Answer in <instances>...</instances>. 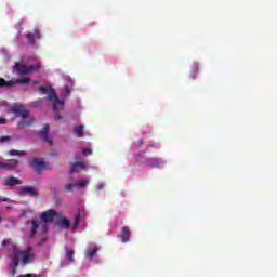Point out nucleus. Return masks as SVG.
Returning <instances> with one entry per match:
<instances>
[{
    "label": "nucleus",
    "mask_w": 277,
    "mask_h": 277,
    "mask_svg": "<svg viewBox=\"0 0 277 277\" xmlns=\"http://www.w3.org/2000/svg\"><path fill=\"white\" fill-rule=\"evenodd\" d=\"M22 259V265H31V263L36 262V252H34V246H28L24 250H16L13 252L11 256V274L14 276L16 274V269L18 267V263H21Z\"/></svg>",
    "instance_id": "obj_1"
},
{
    "label": "nucleus",
    "mask_w": 277,
    "mask_h": 277,
    "mask_svg": "<svg viewBox=\"0 0 277 277\" xmlns=\"http://www.w3.org/2000/svg\"><path fill=\"white\" fill-rule=\"evenodd\" d=\"M11 111L15 114L16 118H21L17 122L19 129H29V126L35 121L34 117L29 115V110L23 105L12 107Z\"/></svg>",
    "instance_id": "obj_2"
},
{
    "label": "nucleus",
    "mask_w": 277,
    "mask_h": 277,
    "mask_svg": "<svg viewBox=\"0 0 277 277\" xmlns=\"http://www.w3.org/2000/svg\"><path fill=\"white\" fill-rule=\"evenodd\" d=\"M50 103H53L52 109L54 111V120H62V115L60 111L64 109V101L58 100L57 94L52 93L47 96Z\"/></svg>",
    "instance_id": "obj_3"
},
{
    "label": "nucleus",
    "mask_w": 277,
    "mask_h": 277,
    "mask_svg": "<svg viewBox=\"0 0 277 277\" xmlns=\"http://www.w3.org/2000/svg\"><path fill=\"white\" fill-rule=\"evenodd\" d=\"M25 38L28 41V44H30V47H35L36 40H40V38H42V35L40 34V29L35 28L32 32L26 34Z\"/></svg>",
    "instance_id": "obj_4"
},
{
    "label": "nucleus",
    "mask_w": 277,
    "mask_h": 277,
    "mask_svg": "<svg viewBox=\"0 0 277 277\" xmlns=\"http://www.w3.org/2000/svg\"><path fill=\"white\" fill-rule=\"evenodd\" d=\"M30 168H34L36 172H42L47 168V162L42 161V158H32L29 161Z\"/></svg>",
    "instance_id": "obj_5"
},
{
    "label": "nucleus",
    "mask_w": 277,
    "mask_h": 277,
    "mask_svg": "<svg viewBox=\"0 0 277 277\" xmlns=\"http://www.w3.org/2000/svg\"><path fill=\"white\" fill-rule=\"evenodd\" d=\"M55 215H57V212L55 210H48L41 213L40 219L41 222H43L44 224H51Z\"/></svg>",
    "instance_id": "obj_6"
},
{
    "label": "nucleus",
    "mask_w": 277,
    "mask_h": 277,
    "mask_svg": "<svg viewBox=\"0 0 277 277\" xmlns=\"http://www.w3.org/2000/svg\"><path fill=\"white\" fill-rule=\"evenodd\" d=\"M26 224H31V228L29 230V239H36V235H38V228H40V221L34 219L31 221H27Z\"/></svg>",
    "instance_id": "obj_7"
},
{
    "label": "nucleus",
    "mask_w": 277,
    "mask_h": 277,
    "mask_svg": "<svg viewBox=\"0 0 277 277\" xmlns=\"http://www.w3.org/2000/svg\"><path fill=\"white\" fill-rule=\"evenodd\" d=\"M40 133V137L41 140H43V142H47V144H49L50 146H53V138H51V136H49V124L43 126V128L41 129Z\"/></svg>",
    "instance_id": "obj_8"
},
{
    "label": "nucleus",
    "mask_w": 277,
    "mask_h": 277,
    "mask_svg": "<svg viewBox=\"0 0 277 277\" xmlns=\"http://www.w3.org/2000/svg\"><path fill=\"white\" fill-rule=\"evenodd\" d=\"M4 185L6 187H14L16 185H23V182L18 177L10 176V177H5Z\"/></svg>",
    "instance_id": "obj_9"
},
{
    "label": "nucleus",
    "mask_w": 277,
    "mask_h": 277,
    "mask_svg": "<svg viewBox=\"0 0 277 277\" xmlns=\"http://www.w3.org/2000/svg\"><path fill=\"white\" fill-rule=\"evenodd\" d=\"M146 166H148V168H161V166H163V160L161 159H157V158H149L145 161Z\"/></svg>",
    "instance_id": "obj_10"
},
{
    "label": "nucleus",
    "mask_w": 277,
    "mask_h": 277,
    "mask_svg": "<svg viewBox=\"0 0 277 277\" xmlns=\"http://www.w3.org/2000/svg\"><path fill=\"white\" fill-rule=\"evenodd\" d=\"M19 194H28L32 198H38L39 195L38 189L29 186L22 187Z\"/></svg>",
    "instance_id": "obj_11"
},
{
    "label": "nucleus",
    "mask_w": 277,
    "mask_h": 277,
    "mask_svg": "<svg viewBox=\"0 0 277 277\" xmlns=\"http://www.w3.org/2000/svg\"><path fill=\"white\" fill-rule=\"evenodd\" d=\"M14 68L18 72V75H22V77L25 75H28V65L27 64L15 63Z\"/></svg>",
    "instance_id": "obj_12"
},
{
    "label": "nucleus",
    "mask_w": 277,
    "mask_h": 277,
    "mask_svg": "<svg viewBox=\"0 0 277 277\" xmlns=\"http://www.w3.org/2000/svg\"><path fill=\"white\" fill-rule=\"evenodd\" d=\"M16 166H18V160L11 159L8 163L0 162V170H14Z\"/></svg>",
    "instance_id": "obj_13"
},
{
    "label": "nucleus",
    "mask_w": 277,
    "mask_h": 277,
    "mask_svg": "<svg viewBox=\"0 0 277 277\" xmlns=\"http://www.w3.org/2000/svg\"><path fill=\"white\" fill-rule=\"evenodd\" d=\"M130 239H131V229L129 228V226H123L121 241L123 243H127V242H129Z\"/></svg>",
    "instance_id": "obj_14"
},
{
    "label": "nucleus",
    "mask_w": 277,
    "mask_h": 277,
    "mask_svg": "<svg viewBox=\"0 0 277 277\" xmlns=\"http://www.w3.org/2000/svg\"><path fill=\"white\" fill-rule=\"evenodd\" d=\"M79 170H85V162L80 161L71 164L69 173L75 174V172H79Z\"/></svg>",
    "instance_id": "obj_15"
},
{
    "label": "nucleus",
    "mask_w": 277,
    "mask_h": 277,
    "mask_svg": "<svg viewBox=\"0 0 277 277\" xmlns=\"http://www.w3.org/2000/svg\"><path fill=\"white\" fill-rule=\"evenodd\" d=\"M87 251H88L89 260L94 261V256H96V252H98V249L96 248V245L88 246Z\"/></svg>",
    "instance_id": "obj_16"
},
{
    "label": "nucleus",
    "mask_w": 277,
    "mask_h": 277,
    "mask_svg": "<svg viewBox=\"0 0 277 277\" xmlns=\"http://www.w3.org/2000/svg\"><path fill=\"white\" fill-rule=\"evenodd\" d=\"M1 246H2V248H8V246H11L13 252H16V250H18V247L14 242H12V239L3 240Z\"/></svg>",
    "instance_id": "obj_17"
},
{
    "label": "nucleus",
    "mask_w": 277,
    "mask_h": 277,
    "mask_svg": "<svg viewBox=\"0 0 277 277\" xmlns=\"http://www.w3.org/2000/svg\"><path fill=\"white\" fill-rule=\"evenodd\" d=\"M66 251V260L69 263H72L75 261V250L65 248Z\"/></svg>",
    "instance_id": "obj_18"
},
{
    "label": "nucleus",
    "mask_w": 277,
    "mask_h": 277,
    "mask_svg": "<svg viewBox=\"0 0 277 277\" xmlns=\"http://www.w3.org/2000/svg\"><path fill=\"white\" fill-rule=\"evenodd\" d=\"M40 68H42V64L40 63L28 65V75H31L32 72H38Z\"/></svg>",
    "instance_id": "obj_19"
},
{
    "label": "nucleus",
    "mask_w": 277,
    "mask_h": 277,
    "mask_svg": "<svg viewBox=\"0 0 277 277\" xmlns=\"http://www.w3.org/2000/svg\"><path fill=\"white\" fill-rule=\"evenodd\" d=\"M9 155H11V157H25V155H27V153H25V150H16V149H11L9 151Z\"/></svg>",
    "instance_id": "obj_20"
},
{
    "label": "nucleus",
    "mask_w": 277,
    "mask_h": 277,
    "mask_svg": "<svg viewBox=\"0 0 277 277\" xmlns=\"http://www.w3.org/2000/svg\"><path fill=\"white\" fill-rule=\"evenodd\" d=\"M13 83H17L18 85H29V83H31V78L17 79Z\"/></svg>",
    "instance_id": "obj_21"
},
{
    "label": "nucleus",
    "mask_w": 277,
    "mask_h": 277,
    "mask_svg": "<svg viewBox=\"0 0 277 277\" xmlns=\"http://www.w3.org/2000/svg\"><path fill=\"white\" fill-rule=\"evenodd\" d=\"M14 84V81L10 80L6 81L3 78H0V88H12V85Z\"/></svg>",
    "instance_id": "obj_22"
},
{
    "label": "nucleus",
    "mask_w": 277,
    "mask_h": 277,
    "mask_svg": "<svg viewBox=\"0 0 277 277\" xmlns=\"http://www.w3.org/2000/svg\"><path fill=\"white\" fill-rule=\"evenodd\" d=\"M39 92H41L42 94H55V92H53V88L51 87H39Z\"/></svg>",
    "instance_id": "obj_23"
},
{
    "label": "nucleus",
    "mask_w": 277,
    "mask_h": 277,
    "mask_svg": "<svg viewBox=\"0 0 277 277\" xmlns=\"http://www.w3.org/2000/svg\"><path fill=\"white\" fill-rule=\"evenodd\" d=\"M198 70H199L198 63H193L192 74H190L192 79H196V76L198 75Z\"/></svg>",
    "instance_id": "obj_24"
},
{
    "label": "nucleus",
    "mask_w": 277,
    "mask_h": 277,
    "mask_svg": "<svg viewBox=\"0 0 277 277\" xmlns=\"http://www.w3.org/2000/svg\"><path fill=\"white\" fill-rule=\"evenodd\" d=\"M74 133L77 137H83V126H77L74 128Z\"/></svg>",
    "instance_id": "obj_25"
},
{
    "label": "nucleus",
    "mask_w": 277,
    "mask_h": 277,
    "mask_svg": "<svg viewBox=\"0 0 277 277\" xmlns=\"http://www.w3.org/2000/svg\"><path fill=\"white\" fill-rule=\"evenodd\" d=\"M70 96V87H65L61 92V98H68Z\"/></svg>",
    "instance_id": "obj_26"
},
{
    "label": "nucleus",
    "mask_w": 277,
    "mask_h": 277,
    "mask_svg": "<svg viewBox=\"0 0 277 277\" xmlns=\"http://www.w3.org/2000/svg\"><path fill=\"white\" fill-rule=\"evenodd\" d=\"M81 223V212L78 211L74 220V228H77Z\"/></svg>",
    "instance_id": "obj_27"
},
{
    "label": "nucleus",
    "mask_w": 277,
    "mask_h": 277,
    "mask_svg": "<svg viewBox=\"0 0 277 277\" xmlns=\"http://www.w3.org/2000/svg\"><path fill=\"white\" fill-rule=\"evenodd\" d=\"M61 226H63V228H70V221H68V219L63 217L60 222Z\"/></svg>",
    "instance_id": "obj_28"
},
{
    "label": "nucleus",
    "mask_w": 277,
    "mask_h": 277,
    "mask_svg": "<svg viewBox=\"0 0 277 277\" xmlns=\"http://www.w3.org/2000/svg\"><path fill=\"white\" fill-rule=\"evenodd\" d=\"M88 183H90V180H81L80 182L76 183V187L79 189L81 187H85V185H88Z\"/></svg>",
    "instance_id": "obj_29"
},
{
    "label": "nucleus",
    "mask_w": 277,
    "mask_h": 277,
    "mask_svg": "<svg viewBox=\"0 0 277 277\" xmlns=\"http://www.w3.org/2000/svg\"><path fill=\"white\" fill-rule=\"evenodd\" d=\"M75 187H77L76 183H69V184L65 185L66 192H72V189H75Z\"/></svg>",
    "instance_id": "obj_30"
},
{
    "label": "nucleus",
    "mask_w": 277,
    "mask_h": 277,
    "mask_svg": "<svg viewBox=\"0 0 277 277\" xmlns=\"http://www.w3.org/2000/svg\"><path fill=\"white\" fill-rule=\"evenodd\" d=\"M42 233H43V235H47V233H49V225H48V223H43L42 224Z\"/></svg>",
    "instance_id": "obj_31"
},
{
    "label": "nucleus",
    "mask_w": 277,
    "mask_h": 277,
    "mask_svg": "<svg viewBox=\"0 0 277 277\" xmlns=\"http://www.w3.org/2000/svg\"><path fill=\"white\" fill-rule=\"evenodd\" d=\"M82 155H85V157L92 155V149L83 148V149H82Z\"/></svg>",
    "instance_id": "obj_32"
},
{
    "label": "nucleus",
    "mask_w": 277,
    "mask_h": 277,
    "mask_svg": "<svg viewBox=\"0 0 277 277\" xmlns=\"http://www.w3.org/2000/svg\"><path fill=\"white\" fill-rule=\"evenodd\" d=\"M39 105H42V98H39L34 102V107H39Z\"/></svg>",
    "instance_id": "obj_33"
},
{
    "label": "nucleus",
    "mask_w": 277,
    "mask_h": 277,
    "mask_svg": "<svg viewBox=\"0 0 277 277\" xmlns=\"http://www.w3.org/2000/svg\"><path fill=\"white\" fill-rule=\"evenodd\" d=\"M3 142H10V136H1L0 137V143L3 144Z\"/></svg>",
    "instance_id": "obj_34"
},
{
    "label": "nucleus",
    "mask_w": 277,
    "mask_h": 277,
    "mask_svg": "<svg viewBox=\"0 0 277 277\" xmlns=\"http://www.w3.org/2000/svg\"><path fill=\"white\" fill-rule=\"evenodd\" d=\"M8 197H0V202H8Z\"/></svg>",
    "instance_id": "obj_35"
},
{
    "label": "nucleus",
    "mask_w": 277,
    "mask_h": 277,
    "mask_svg": "<svg viewBox=\"0 0 277 277\" xmlns=\"http://www.w3.org/2000/svg\"><path fill=\"white\" fill-rule=\"evenodd\" d=\"M5 122H8L5 118H0V124H5Z\"/></svg>",
    "instance_id": "obj_36"
},
{
    "label": "nucleus",
    "mask_w": 277,
    "mask_h": 277,
    "mask_svg": "<svg viewBox=\"0 0 277 277\" xmlns=\"http://www.w3.org/2000/svg\"><path fill=\"white\" fill-rule=\"evenodd\" d=\"M44 241H47V237H43L42 241H39V242H38V246H39V247H42V243H43Z\"/></svg>",
    "instance_id": "obj_37"
},
{
    "label": "nucleus",
    "mask_w": 277,
    "mask_h": 277,
    "mask_svg": "<svg viewBox=\"0 0 277 277\" xmlns=\"http://www.w3.org/2000/svg\"><path fill=\"white\" fill-rule=\"evenodd\" d=\"M142 144H143V141H142V140H138L136 146H142Z\"/></svg>",
    "instance_id": "obj_38"
},
{
    "label": "nucleus",
    "mask_w": 277,
    "mask_h": 277,
    "mask_svg": "<svg viewBox=\"0 0 277 277\" xmlns=\"http://www.w3.org/2000/svg\"><path fill=\"white\" fill-rule=\"evenodd\" d=\"M97 189H103V184L97 185Z\"/></svg>",
    "instance_id": "obj_39"
},
{
    "label": "nucleus",
    "mask_w": 277,
    "mask_h": 277,
    "mask_svg": "<svg viewBox=\"0 0 277 277\" xmlns=\"http://www.w3.org/2000/svg\"><path fill=\"white\" fill-rule=\"evenodd\" d=\"M6 209L10 211V209H12V207H6Z\"/></svg>",
    "instance_id": "obj_40"
}]
</instances>
